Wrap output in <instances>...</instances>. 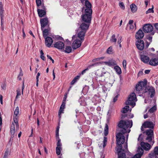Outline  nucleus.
Masks as SVG:
<instances>
[{
	"label": "nucleus",
	"instance_id": "2eb2a0df",
	"mask_svg": "<svg viewBox=\"0 0 158 158\" xmlns=\"http://www.w3.org/2000/svg\"><path fill=\"white\" fill-rule=\"evenodd\" d=\"M24 88V83H23L22 89H21L19 88L17 90V95L15 98L16 99H17L19 97V96L21 95V94H23Z\"/></svg>",
	"mask_w": 158,
	"mask_h": 158
},
{
	"label": "nucleus",
	"instance_id": "39448f33",
	"mask_svg": "<svg viewBox=\"0 0 158 158\" xmlns=\"http://www.w3.org/2000/svg\"><path fill=\"white\" fill-rule=\"evenodd\" d=\"M42 31L43 37L45 39V44L46 46L49 47V29H45Z\"/></svg>",
	"mask_w": 158,
	"mask_h": 158
},
{
	"label": "nucleus",
	"instance_id": "a18cd8bd",
	"mask_svg": "<svg viewBox=\"0 0 158 158\" xmlns=\"http://www.w3.org/2000/svg\"><path fill=\"white\" fill-rule=\"evenodd\" d=\"M40 57L43 60H44L45 59V57L44 56V52L42 50H41L40 52Z\"/></svg>",
	"mask_w": 158,
	"mask_h": 158
},
{
	"label": "nucleus",
	"instance_id": "a211bd4d",
	"mask_svg": "<svg viewBox=\"0 0 158 158\" xmlns=\"http://www.w3.org/2000/svg\"><path fill=\"white\" fill-rule=\"evenodd\" d=\"M42 7L43 8V9H37L38 13L39 16L40 17L44 16L46 14V12L44 10V7L43 6Z\"/></svg>",
	"mask_w": 158,
	"mask_h": 158
},
{
	"label": "nucleus",
	"instance_id": "72a5a7b5",
	"mask_svg": "<svg viewBox=\"0 0 158 158\" xmlns=\"http://www.w3.org/2000/svg\"><path fill=\"white\" fill-rule=\"evenodd\" d=\"M156 110V106H154L153 107H152L148 111V113L149 112L150 113H152L155 111Z\"/></svg>",
	"mask_w": 158,
	"mask_h": 158
},
{
	"label": "nucleus",
	"instance_id": "f257e3e1",
	"mask_svg": "<svg viewBox=\"0 0 158 158\" xmlns=\"http://www.w3.org/2000/svg\"><path fill=\"white\" fill-rule=\"evenodd\" d=\"M132 126V120L125 121L121 120L118 124V132L116 135V141L118 146L116 148V151L118 155V158H128L126 157V153L128 151L127 143H126L124 146L125 149H122V144L125 142V136L123 135L129 133L130 129ZM138 153L135 154L133 158H140L143 153V150L141 148H138Z\"/></svg>",
	"mask_w": 158,
	"mask_h": 158
},
{
	"label": "nucleus",
	"instance_id": "e2e57ef3",
	"mask_svg": "<svg viewBox=\"0 0 158 158\" xmlns=\"http://www.w3.org/2000/svg\"><path fill=\"white\" fill-rule=\"evenodd\" d=\"M150 72L149 70H146L145 71L144 73L145 74H148Z\"/></svg>",
	"mask_w": 158,
	"mask_h": 158
},
{
	"label": "nucleus",
	"instance_id": "69168bd1",
	"mask_svg": "<svg viewBox=\"0 0 158 158\" xmlns=\"http://www.w3.org/2000/svg\"><path fill=\"white\" fill-rule=\"evenodd\" d=\"M148 113H149L148 112V113L147 114H144V118H146L148 117Z\"/></svg>",
	"mask_w": 158,
	"mask_h": 158
},
{
	"label": "nucleus",
	"instance_id": "58836bf2",
	"mask_svg": "<svg viewBox=\"0 0 158 158\" xmlns=\"http://www.w3.org/2000/svg\"><path fill=\"white\" fill-rule=\"evenodd\" d=\"M154 11L153 10V6H152V7L151 8H149L148 10L146 11V13L148 14L150 13H154Z\"/></svg>",
	"mask_w": 158,
	"mask_h": 158
},
{
	"label": "nucleus",
	"instance_id": "f704fd0d",
	"mask_svg": "<svg viewBox=\"0 0 158 158\" xmlns=\"http://www.w3.org/2000/svg\"><path fill=\"white\" fill-rule=\"evenodd\" d=\"M152 136H148L147 138H146V139L147 140H148V142H150V143L151 144H153L154 143L153 142H152V143H151L150 142H152Z\"/></svg>",
	"mask_w": 158,
	"mask_h": 158
},
{
	"label": "nucleus",
	"instance_id": "4468645a",
	"mask_svg": "<svg viewBox=\"0 0 158 158\" xmlns=\"http://www.w3.org/2000/svg\"><path fill=\"white\" fill-rule=\"evenodd\" d=\"M90 23H82L80 26V28L82 30L86 31L89 28Z\"/></svg>",
	"mask_w": 158,
	"mask_h": 158
},
{
	"label": "nucleus",
	"instance_id": "3c124183",
	"mask_svg": "<svg viewBox=\"0 0 158 158\" xmlns=\"http://www.w3.org/2000/svg\"><path fill=\"white\" fill-rule=\"evenodd\" d=\"M64 109L61 108H61H60V110L58 112V115H60L62 113H63V111L64 110Z\"/></svg>",
	"mask_w": 158,
	"mask_h": 158
},
{
	"label": "nucleus",
	"instance_id": "c756f323",
	"mask_svg": "<svg viewBox=\"0 0 158 158\" xmlns=\"http://www.w3.org/2000/svg\"><path fill=\"white\" fill-rule=\"evenodd\" d=\"M129 110L130 107L128 106H126L123 108L121 112L123 113H125Z\"/></svg>",
	"mask_w": 158,
	"mask_h": 158
},
{
	"label": "nucleus",
	"instance_id": "a878e982",
	"mask_svg": "<svg viewBox=\"0 0 158 158\" xmlns=\"http://www.w3.org/2000/svg\"><path fill=\"white\" fill-rule=\"evenodd\" d=\"M114 69L117 74L120 75L121 74V69L118 66H115L114 68Z\"/></svg>",
	"mask_w": 158,
	"mask_h": 158
},
{
	"label": "nucleus",
	"instance_id": "c03bdc74",
	"mask_svg": "<svg viewBox=\"0 0 158 158\" xmlns=\"http://www.w3.org/2000/svg\"><path fill=\"white\" fill-rule=\"evenodd\" d=\"M119 6L123 10L125 9V6L123 2H120L119 3Z\"/></svg>",
	"mask_w": 158,
	"mask_h": 158
},
{
	"label": "nucleus",
	"instance_id": "5fc2aeb1",
	"mask_svg": "<svg viewBox=\"0 0 158 158\" xmlns=\"http://www.w3.org/2000/svg\"><path fill=\"white\" fill-rule=\"evenodd\" d=\"M118 97V95H117L116 96H115L113 99V102H116L117 100V98Z\"/></svg>",
	"mask_w": 158,
	"mask_h": 158
},
{
	"label": "nucleus",
	"instance_id": "cd10ccee",
	"mask_svg": "<svg viewBox=\"0 0 158 158\" xmlns=\"http://www.w3.org/2000/svg\"><path fill=\"white\" fill-rule=\"evenodd\" d=\"M133 24V21L132 20H130L129 21L128 23L127 24V26H129L130 29H133L134 27V25Z\"/></svg>",
	"mask_w": 158,
	"mask_h": 158
},
{
	"label": "nucleus",
	"instance_id": "0eeeda50",
	"mask_svg": "<svg viewBox=\"0 0 158 158\" xmlns=\"http://www.w3.org/2000/svg\"><path fill=\"white\" fill-rule=\"evenodd\" d=\"M143 92L144 93H147L148 95H150L151 98H152L154 96L155 94V90L151 86H148L146 87V86L145 89Z\"/></svg>",
	"mask_w": 158,
	"mask_h": 158
},
{
	"label": "nucleus",
	"instance_id": "9d476101",
	"mask_svg": "<svg viewBox=\"0 0 158 158\" xmlns=\"http://www.w3.org/2000/svg\"><path fill=\"white\" fill-rule=\"evenodd\" d=\"M136 47L138 49L142 50L144 48V43L143 40H139L136 44Z\"/></svg>",
	"mask_w": 158,
	"mask_h": 158
},
{
	"label": "nucleus",
	"instance_id": "a19ab883",
	"mask_svg": "<svg viewBox=\"0 0 158 158\" xmlns=\"http://www.w3.org/2000/svg\"><path fill=\"white\" fill-rule=\"evenodd\" d=\"M98 79L99 81L104 82L105 80V77H102V76H100L98 78Z\"/></svg>",
	"mask_w": 158,
	"mask_h": 158
},
{
	"label": "nucleus",
	"instance_id": "603ef678",
	"mask_svg": "<svg viewBox=\"0 0 158 158\" xmlns=\"http://www.w3.org/2000/svg\"><path fill=\"white\" fill-rule=\"evenodd\" d=\"M106 74H108V73L107 72H106L105 71H104V70H103L101 73V76H102V77H105L104 75Z\"/></svg>",
	"mask_w": 158,
	"mask_h": 158
},
{
	"label": "nucleus",
	"instance_id": "79ce46f5",
	"mask_svg": "<svg viewBox=\"0 0 158 158\" xmlns=\"http://www.w3.org/2000/svg\"><path fill=\"white\" fill-rule=\"evenodd\" d=\"M112 47H109L107 50V52L109 54H111L112 52Z\"/></svg>",
	"mask_w": 158,
	"mask_h": 158
},
{
	"label": "nucleus",
	"instance_id": "864d4df0",
	"mask_svg": "<svg viewBox=\"0 0 158 158\" xmlns=\"http://www.w3.org/2000/svg\"><path fill=\"white\" fill-rule=\"evenodd\" d=\"M77 81L76 80V79H74L71 82V85H73Z\"/></svg>",
	"mask_w": 158,
	"mask_h": 158
},
{
	"label": "nucleus",
	"instance_id": "f8f14e48",
	"mask_svg": "<svg viewBox=\"0 0 158 158\" xmlns=\"http://www.w3.org/2000/svg\"><path fill=\"white\" fill-rule=\"evenodd\" d=\"M154 124L153 123L151 122H145L143 124L142 126L141 127V130H143V126L144 128H153L154 127Z\"/></svg>",
	"mask_w": 158,
	"mask_h": 158
},
{
	"label": "nucleus",
	"instance_id": "393cba45",
	"mask_svg": "<svg viewBox=\"0 0 158 158\" xmlns=\"http://www.w3.org/2000/svg\"><path fill=\"white\" fill-rule=\"evenodd\" d=\"M98 63H95L94 64H92L91 65H89V66L86 69H85L84 70L81 72V74L83 75L84 73H85V72L86 71H87L89 70V69H90L92 67L94 66H96L98 65Z\"/></svg>",
	"mask_w": 158,
	"mask_h": 158
},
{
	"label": "nucleus",
	"instance_id": "ea45409f",
	"mask_svg": "<svg viewBox=\"0 0 158 158\" xmlns=\"http://www.w3.org/2000/svg\"><path fill=\"white\" fill-rule=\"evenodd\" d=\"M4 10L3 8L0 9V15L1 16V19L3 18V13Z\"/></svg>",
	"mask_w": 158,
	"mask_h": 158
},
{
	"label": "nucleus",
	"instance_id": "2f4dec72",
	"mask_svg": "<svg viewBox=\"0 0 158 158\" xmlns=\"http://www.w3.org/2000/svg\"><path fill=\"white\" fill-rule=\"evenodd\" d=\"M108 134V127L107 124H106L104 128V135L106 136Z\"/></svg>",
	"mask_w": 158,
	"mask_h": 158
},
{
	"label": "nucleus",
	"instance_id": "0e129e2a",
	"mask_svg": "<svg viewBox=\"0 0 158 158\" xmlns=\"http://www.w3.org/2000/svg\"><path fill=\"white\" fill-rule=\"evenodd\" d=\"M52 75L53 76V80H54L55 78V73L54 72V70H53V72H52Z\"/></svg>",
	"mask_w": 158,
	"mask_h": 158
},
{
	"label": "nucleus",
	"instance_id": "7c9ffc66",
	"mask_svg": "<svg viewBox=\"0 0 158 158\" xmlns=\"http://www.w3.org/2000/svg\"><path fill=\"white\" fill-rule=\"evenodd\" d=\"M72 48L70 46H66L64 51L65 52L67 53H70L72 52Z\"/></svg>",
	"mask_w": 158,
	"mask_h": 158
},
{
	"label": "nucleus",
	"instance_id": "20e7f679",
	"mask_svg": "<svg viewBox=\"0 0 158 158\" xmlns=\"http://www.w3.org/2000/svg\"><path fill=\"white\" fill-rule=\"evenodd\" d=\"M137 101L136 95L134 93H132L130 95L128 100L126 101L125 104L127 105L132 106L133 108L135 105V102Z\"/></svg>",
	"mask_w": 158,
	"mask_h": 158
},
{
	"label": "nucleus",
	"instance_id": "dca6fc26",
	"mask_svg": "<svg viewBox=\"0 0 158 158\" xmlns=\"http://www.w3.org/2000/svg\"><path fill=\"white\" fill-rule=\"evenodd\" d=\"M144 36V34L142 30L139 29L137 32H136L135 35V38L137 39H142Z\"/></svg>",
	"mask_w": 158,
	"mask_h": 158
},
{
	"label": "nucleus",
	"instance_id": "09e8293b",
	"mask_svg": "<svg viewBox=\"0 0 158 158\" xmlns=\"http://www.w3.org/2000/svg\"><path fill=\"white\" fill-rule=\"evenodd\" d=\"M50 36H52L53 38H55L57 39H60V38H61L60 37L58 36V35L56 36L55 35H52V34L50 33Z\"/></svg>",
	"mask_w": 158,
	"mask_h": 158
},
{
	"label": "nucleus",
	"instance_id": "de8ad7c7",
	"mask_svg": "<svg viewBox=\"0 0 158 158\" xmlns=\"http://www.w3.org/2000/svg\"><path fill=\"white\" fill-rule=\"evenodd\" d=\"M154 152L155 154L158 155V147H156L154 149Z\"/></svg>",
	"mask_w": 158,
	"mask_h": 158
},
{
	"label": "nucleus",
	"instance_id": "412c9836",
	"mask_svg": "<svg viewBox=\"0 0 158 158\" xmlns=\"http://www.w3.org/2000/svg\"><path fill=\"white\" fill-rule=\"evenodd\" d=\"M59 128L58 127H57L56 128V137L57 139H59L58 142L57 143V147H61V144L60 143V139H59Z\"/></svg>",
	"mask_w": 158,
	"mask_h": 158
},
{
	"label": "nucleus",
	"instance_id": "f03ea898",
	"mask_svg": "<svg viewBox=\"0 0 158 158\" xmlns=\"http://www.w3.org/2000/svg\"><path fill=\"white\" fill-rule=\"evenodd\" d=\"M19 113V108L17 106L14 111V122H12L11 126L10 133L11 135V137H13L15 132L18 130L19 128V125L18 122V118Z\"/></svg>",
	"mask_w": 158,
	"mask_h": 158
},
{
	"label": "nucleus",
	"instance_id": "49530a36",
	"mask_svg": "<svg viewBox=\"0 0 158 158\" xmlns=\"http://www.w3.org/2000/svg\"><path fill=\"white\" fill-rule=\"evenodd\" d=\"M127 61L126 60H124L123 62V65L124 69L126 68Z\"/></svg>",
	"mask_w": 158,
	"mask_h": 158
},
{
	"label": "nucleus",
	"instance_id": "338daca9",
	"mask_svg": "<svg viewBox=\"0 0 158 158\" xmlns=\"http://www.w3.org/2000/svg\"><path fill=\"white\" fill-rule=\"evenodd\" d=\"M143 73L142 71H139L138 73V75L139 76H141L143 75Z\"/></svg>",
	"mask_w": 158,
	"mask_h": 158
},
{
	"label": "nucleus",
	"instance_id": "4d7b16f0",
	"mask_svg": "<svg viewBox=\"0 0 158 158\" xmlns=\"http://www.w3.org/2000/svg\"><path fill=\"white\" fill-rule=\"evenodd\" d=\"M154 26L155 28L158 31V23H156L154 24Z\"/></svg>",
	"mask_w": 158,
	"mask_h": 158
},
{
	"label": "nucleus",
	"instance_id": "423d86ee",
	"mask_svg": "<svg viewBox=\"0 0 158 158\" xmlns=\"http://www.w3.org/2000/svg\"><path fill=\"white\" fill-rule=\"evenodd\" d=\"M147 85V82L146 81H140L136 85L135 87L136 90V91L138 93H139L140 92L142 91V92H143V91L145 89L146 86Z\"/></svg>",
	"mask_w": 158,
	"mask_h": 158
},
{
	"label": "nucleus",
	"instance_id": "6e6552de",
	"mask_svg": "<svg viewBox=\"0 0 158 158\" xmlns=\"http://www.w3.org/2000/svg\"><path fill=\"white\" fill-rule=\"evenodd\" d=\"M153 30V26L150 24H146L143 27V30L145 33L152 32Z\"/></svg>",
	"mask_w": 158,
	"mask_h": 158
},
{
	"label": "nucleus",
	"instance_id": "774afa93",
	"mask_svg": "<svg viewBox=\"0 0 158 158\" xmlns=\"http://www.w3.org/2000/svg\"><path fill=\"white\" fill-rule=\"evenodd\" d=\"M100 60V58H97L93 59V62H94V61H95L96 60Z\"/></svg>",
	"mask_w": 158,
	"mask_h": 158
},
{
	"label": "nucleus",
	"instance_id": "bf43d9fd",
	"mask_svg": "<svg viewBox=\"0 0 158 158\" xmlns=\"http://www.w3.org/2000/svg\"><path fill=\"white\" fill-rule=\"evenodd\" d=\"M2 88L3 89H5L6 88V85L4 83L2 84L1 86Z\"/></svg>",
	"mask_w": 158,
	"mask_h": 158
},
{
	"label": "nucleus",
	"instance_id": "4c0bfd02",
	"mask_svg": "<svg viewBox=\"0 0 158 158\" xmlns=\"http://www.w3.org/2000/svg\"><path fill=\"white\" fill-rule=\"evenodd\" d=\"M107 142V138L106 137H104V140L103 141V146H102L103 147V148H104L106 146V144Z\"/></svg>",
	"mask_w": 158,
	"mask_h": 158
},
{
	"label": "nucleus",
	"instance_id": "052dcab7",
	"mask_svg": "<svg viewBox=\"0 0 158 158\" xmlns=\"http://www.w3.org/2000/svg\"><path fill=\"white\" fill-rule=\"evenodd\" d=\"M40 75V73H38L37 74L36 77V80H39V77Z\"/></svg>",
	"mask_w": 158,
	"mask_h": 158
},
{
	"label": "nucleus",
	"instance_id": "473e14b6",
	"mask_svg": "<svg viewBox=\"0 0 158 158\" xmlns=\"http://www.w3.org/2000/svg\"><path fill=\"white\" fill-rule=\"evenodd\" d=\"M42 0H36L37 6L39 8H40L41 6L42 7L44 6L43 5H42Z\"/></svg>",
	"mask_w": 158,
	"mask_h": 158
},
{
	"label": "nucleus",
	"instance_id": "bb28decb",
	"mask_svg": "<svg viewBox=\"0 0 158 158\" xmlns=\"http://www.w3.org/2000/svg\"><path fill=\"white\" fill-rule=\"evenodd\" d=\"M146 133L148 136H152L153 135V131L152 129L147 130Z\"/></svg>",
	"mask_w": 158,
	"mask_h": 158
},
{
	"label": "nucleus",
	"instance_id": "c85d7f7f",
	"mask_svg": "<svg viewBox=\"0 0 158 158\" xmlns=\"http://www.w3.org/2000/svg\"><path fill=\"white\" fill-rule=\"evenodd\" d=\"M130 8L131 11L133 12H135L137 10V6L134 4H132L131 5Z\"/></svg>",
	"mask_w": 158,
	"mask_h": 158
},
{
	"label": "nucleus",
	"instance_id": "6e6d98bb",
	"mask_svg": "<svg viewBox=\"0 0 158 158\" xmlns=\"http://www.w3.org/2000/svg\"><path fill=\"white\" fill-rule=\"evenodd\" d=\"M122 37H120L118 38V44H120L122 42Z\"/></svg>",
	"mask_w": 158,
	"mask_h": 158
},
{
	"label": "nucleus",
	"instance_id": "1a4fd4ad",
	"mask_svg": "<svg viewBox=\"0 0 158 158\" xmlns=\"http://www.w3.org/2000/svg\"><path fill=\"white\" fill-rule=\"evenodd\" d=\"M53 47L59 50H64V43L60 41H58L55 43L53 45Z\"/></svg>",
	"mask_w": 158,
	"mask_h": 158
},
{
	"label": "nucleus",
	"instance_id": "e433bc0d",
	"mask_svg": "<svg viewBox=\"0 0 158 158\" xmlns=\"http://www.w3.org/2000/svg\"><path fill=\"white\" fill-rule=\"evenodd\" d=\"M61 147H57L56 148V153L57 155L60 154L61 152Z\"/></svg>",
	"mask_w": 158,
	"mask_h": 158
},
{
	"label": "nucleus",
	"instance_id": "aec40b11",
	"mask_svg": "<svg viewBox=\"0 0 158 158\" xmlns=\"http://www.w3.org/2000/svg\"><path fill=\"white\" fill-rule=\"evenodd\" d=\"M86 32V31L82 30L80 31L78 34V37L81 39L82 41L84 40L85 34Z\"/></svg>",
	"mask_w": 158,
	"mask_h": 158
},
{
	"label": "nucleus",
	"instance_id": "c9c22d12",
	"mask_svg": "<svg viewBox=\"0 0 158 158\" xmlns=\"http://www.w3.org/2000/svg\"><path fill=\"white\" fill-rule=\"evenodd\" d=\"M115 36L114 34L112 35L111 39H110V41L112 42L116 43L117 41V39L115 38Z\"/></svg>",
	"mask_w": 158,
	"mask_h": 158
},
{
	"label": "nucleus",
	"instance_id": "13d9d810",
	"mask_svg": "<svg viewBox=\"0 0 158 158\" xmlns=\"http://www.w3.org/2000/svg\"><path fill=\"white\" fill-rule=\"evenodd\" d=\"M102 89L103 90L104 92L107 90V89L105 86H102Z\"/></svg>",
	"mask_w": 158,
	"mask_h": 158
},
{
	"label": "nucleus",
	"instance_id": "9b49d317",
	"mask_svg": "<svg viewBox=\"0 0 158 158\" xmlns=\"http://www.w3.org/2000/svg\"><path fill=\"white\" fill-rule=\"evenodd\" d=\"M82 42L81 40L78 39H76L72 43V48L73 49H76L79 48L81 45Z\"/></svg>",
	"mask_w": 158,
	"mask_h": 158
},
{
	"label": "nucleus",
	"instance_id": "5701e85b",
	"mask_svg": "<svg viewBox=\"0 0 158 158\" xmlns=\"http://www.w3.org/2000/svg\"><path fill=\"white\" fill-rule=\"evenodd\" d=\"M104 63L109 66H114L116 64V61L113 60H109L108 61L105 62Z\"/></svg>",
	"mask_w": 158,
	"mask_h": 158
},
{
	"label": "nucleus",
	"instance_id": "8fccbe9b",
	"mask_svg": "<svg viewBox=\"0 0 158 158\" xmlns=\"http://www.w3.org/2000/svg\"><path fill=\"white\" fill-rule=\"evenodd\" d=\"M65 101H63L62 104L61 105V106L60 108H61H61L64 109L65 106Z\"/></svg>",
	"mask_w": 158,
	"mask_h": 158
},
{
	"label": "nucleus",
	"instance_id": "7ed1b4c3",
	"mask_svg": "<svg viewBox=\"0 0 158 158\" xmlns=\"http://www.w3.org/2000/svg\"><path fill=\"white\" fill-rule=\"evenodd\" d=\"M92 12V10L90 9L85 11V14L81 16L82 20L84 22L91 23Z\"/></svg>",
	"mask_w": 158,
	"mask_h": 158
},
{
	"label": "nucleus",
	"instance_id": "37998d69",
	"mask_svg": "<svg viewBox=\"0 0 158 158\" xmlns=\"http://www.w3.org/2000/svg\"><path fill=\"white\" fill-rule=\"evenodd\" d=\"M1 29L2 30H3L4 28V27L3 25V19H1Z\"/></svg>",
	"mask_w": 158,
	"mask_h": 158
},
{
	"label": "nucleus",
	"instance_id": "4be33fe9",
	"mask_svg": "<svg viewBox=\"0 0 158 158\" xmlns=\"http://www.w3.org/2000/svg\"><path fill=\"white\" fill-rule=\"evenodd\" d=\"M140 59L143 62L145 63H148L149 61V57L143 55L140 56Z\"/></svg>",
	"mask_w": 158,
	"mask_h": 158
},
{
	"label": "nucleus",
	"instance_id": "6ab92c4d",
	"mask_svg": "<svg viewBox=\"0 0 158 158\" xmlns=\"http://www.w3.org/2000/svg\"><path fill=\"white\" fill-rule=\"evenodd\" d=\"M141 145L143 148L145 150H148L150 149V145L148 143H145L142 142H141Z\"/></svg>",
	"mask_w": 158,
	"mask_h": 158
},
{
	"label": "nucleus",
	"instance_id": "680f3d73",
	"mask_svg": "<svg viewBox=\"0 0 158 158\" xmlns=\"http://www.w3.org/2000/svg\"><path fill=\"white\" fill-rule=\"evenodd\" d=\"M50 46H51L53 42V40H52V39L51 37H50Z\"/></svg>",
	"mask_w": 158,
	"mask_h": 158
},
{
	"label": "nucleus",
	"instance_id": "b1692460",
	"mask_svg": "<svg viewBox=\"0 0 158 158\" xmlns=\"http://www.w3.org/2000/svg\"><path fill=\"white\" fill-rule=\"evenodd\" d=\"M85 5L86 9L85 10V11L86 10H92L91 8V3L87 0L85 1Z\"/></svg>",
	"mask_w": 158,
	"mask_h": 158
},
{
	"label": "nucleus",
	"instance_id": "ddd939ff",
	"mask_svg": "<svg viewBox=\"0 0 158 158\" xmlns=\"http://www.w3.org/2000/svg\"><path fill=\"white\" fill-rule=\"evenodd\" d=\"M40 23L41 26V29L42 30H43L44 27H46L48 23V19L47 18H45L43 19H40Z\"/></svg>",
	"mask_w": 158,
	"mask_h": 158
},
{
	"label": "nucleus",
	"instance_id": "f3484780",
	"mask_svg": "<svg viewBox=\"0 0 158 158\" xmlns=\"http://www.w3.org/2000/svg\"><path fill=\"white\" fill-rule=\"evenodd\" d=\"M149 64L152 66H156L158 65V57L152 58L149 61Z\"/></svg>",
	"mask_w": 158,
	"mask_h": 158
}]
</instances>
